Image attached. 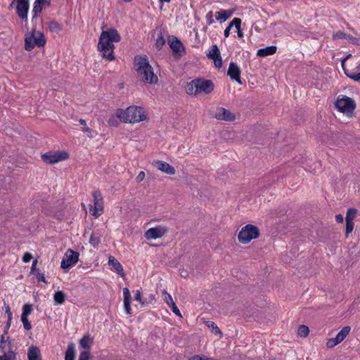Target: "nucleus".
I'll return each instance as SVG.
<instances>
[{"label":"nucleus","instance_id":"obj_1","mask_svg":"<svg viewBox=\"0 0 360 360\" xmlns=\"http://www.w3.org/2000/svg\"><path fill=\"white\" fill-rule=\"evenodd\" d=\"M120 40L121 36L116 29L110 28L102 31L97 45L98 50L100 51L102 58L109 61L114 60L115 57L113 42H119Z\"/></svg>","mask_w":360,"mask_h":360},{"label":"nucleus","instance_id":"obj_2","mask_svg":"<svg viewBox=\"0 0 360 360\" xmlns=\"http://www.w3.org/2000/svg\"><path fill=\"white\" fill-rule=\"evenodd\" d=\"M136 70L140 79L147 84H156L158 77L154 74L146 56H136L134 58Z\"/></svg>","mask_w":360,"mask_h":360},{"label":"nucleus","instance_id":"obj_3","mask_svg":"<svg viewBox=\"0 0 360 360\" xmlns=\"http://www.w3.org/2000/svg\"><path fill=\"white\" fill-rule=\"evenodd\" d=\"M117 117L125 123L139 122L147 118L143 108L139 106H129L125 110L118 109Z\"/></svg>","mask_w":360,"mask_h":360},{"label":"nucleus","instance_id":"obj_4","mask_svg":"<svg viewBox=\"0 0 360 360\" xmlns=\"http://www.w3.org/2000/svg\"><path fill=\"white\" fill-rule=\"evenodd\" d=\"M46 38L43 32L34 28L25 38V49L31 51L35 46L43 47L46 44Z\"/></svg>","mask_w":360,"mask_h":360},{"label":"nucleus","instance_id":"obj_5","mask_svg":"<svg viewBox=\"0 0 360 360\" xmlns=\"http://www.w3.org/2000/svg\"><path fill=\"white\" fill-rule=\"evenodd\" d=\"M259 236V229L258 227L252 224H247L240 231L238 239L241 243L246 244Z\"/></svg>","mask_w":360,"mask_h":360},{"label":"nucleus","instance_id":"obj_6","mask_svg":"<svg viewBox=\"0 0 360 360\" xmlns=\"http://www.w3.org/2000/svg\"><path fill=\"white\" fill-rule=\"evenodd\" d=\"M335 105L340 112L346 115L352 114L356 108L354 100L347 96H342V98L338 97Z\"/></svg>","mask_w":360,"mask_h":360},{"label":"nucleus","instance_id":"obj_7","mask_svg":"<svg viewBox=\"0 0 360 360\" xmlns=\"http://www.w3.org/2000/svg\"><path fill=\"white\" fill-rule=\"evenodd\" d=\"M69 158L66 151H49L41 155V160L44 162L49 165L65 160Z\"/></svg>","mask_w":360,"mask_h":360},{"label":"nucleus","instance_id":"obj_8","mask_svg":"<svg viewBox=\"0 0 360 360\" xmlns=\"http://www.w3.org/2000/svg\"><path fill=\"white\" fill-rule=\"evenodd\" d=\"M168 44L175 58H181L186 53V49L179 39L174 35L169 36Z\"/></svg>","mask_w":360,"mask_h":360},{"label":"nucleus","instance_id":"obj_9","mask_svg":"<svg viewBox=\"0 0 360 360\" xmlns=\"http://www.w3.org/2000/svg\"><path fill=\"white\" fill-rule=\"evenodd\" d=\"M194 87H196V91L198 93H205L209 94L213 91L214 88V82L210 79L205 78H196L193 79Z\"/></svg>","mask_w":360,"mask_h":360},{"label":"nucleus","instance_id":"obj_10","mask_svg":"<svg viewBox=\"0 0 360 360\" xmlns=\"http://www.w3.org/2000/svg\"><path fill=\"white\" fill-rule=\"evenodd\" d=\"M79 253L72 249H68L64 255L60 263L63 269H68L74 266L79 260Z\"/></svg>","mask_w":360,"mask_h":360},{"label":"nucleus","instance_id":"obj_11","mask_svg":"<svg viewBox=\"0 0 360 360\" xmlns=\"http://www.w3.org/2000/svg\"><path fill=\"white\" fill-rule=\"evenodd\" d=\"M15 2H17L15 6L17 15L22 21H27L30 8V0H15Z\"/></svg>","mask_w":360,"mask_h":360},{"label":"nucleus","instance_id":"obj_12","mask_svg":"<svg viewBox=\"0 0 360 360\" xmlns=\"http://www.w3.org/2000/svg\"><path fill=\"white\" fill-rule=\"evenodd\" d=\"M351 328L349 326L343 327L341 330L337 334L335 338H330L326 342V346L328 348H333L338 344L340 343L347 336Z\"/></svg>","mask_w":360,"mask_h":360},{"label":"nucleus","instance_id":"obj_13","mask_svg":"<svg viewBox=\"0 0 360 360\" xmlns=\"http://www.w3.org/2000/svg\"><path fill=\"white\" fill-rule=\"evenodd\" d=\"M168 231L165 226H158L150 228L145 233V237L148 239H157L163 236Z\"/></svg>","mask_w":360,"mask_h":360},{"label":"nucleus","instance_id":"obj_14","mask_svg":"<svg viewBox=\"0 0 360 360\" xmlns=\"http://www.w3.org/2000/svg\"><path fill=\"white\" fill-rule=\"evenodd\" d=\"M51 0H35L32 8V21L37 19L41 13L42 10L45 7H49L51 5Z\"/></svg>","mask_w":360,"mask_h":360},{"label":"nucleus","instance_id":"obj_15","mask_svg":"<svg viewBox=\"0 0 360 360\" xmlns=\"http://www.w3.org/2000/svg\"><path fill=\"white\" fill-rule=\"evenodd\" d=\"M207 57L209 59L213 60L214 65L217 68H219L222 66L221 53L217 44L212 45L209 53L207 54Z\"/></svg>","mask_w":360,"mask_h":360},{"label":"nucleus","instance_id":"obj_16","mask_svg":"<svg viewBox=\"0 0 360 360\" xmlns=\"http://www.w3.org/2000/svg\"><path fill=\"white\" fill-rule=\"evenodd\" d=\"M240 69L235 62H231L227 70V75L232 79L242 84L240 78Z\"/></svg>","mask_w":360,"mask_h":360},{"label":"nucleus","instance_id":"obj_17","mask_svg":"<svg viewBox=\"0 0 360 360\" xmlns=\"http://www.w3.org/2000/svg\"><path fill=\"white\" fill-rule=\"evenodd\" d=\"M214 117L218 120L229 122L233 121L236 119V116L233 113L222 107H220L217 109V112H216Z\"/></svg>","mask_w":360,"mask_h":360},{"label":"nucleus","instance_id":"obj_18","mask_svg":"<svg viewBox=\"0 0 360 360\" xmlns=\"http://www.w3.org/2000/svg\"><path fill=\"white\" fill-rule=\"evenodd\" d=\"M94 202V210L92 212V215L96 217H99L101 213H98V211L103 212V198L101 193L99 191H94L93 193Z\"/></svg>","mask_w":360,"mask_h":360},{"label":"nucleus","instance_id":"obj_19","mask_svg":"<svg viewBox=\"0 0 360 360\" xmlns=\"http://www.w3.org/2000/svg\"><path fill=\"white\" fill-rule=\"evenodd\" d=\"M351 56V54H348L345 58L342 60V67L344 70L345 74L347 75V77L353 79L355 82H360V65H358L356 67L359 72H355L354 70L349 71L345 68V60L349 58Z\"/></svg>","mask_w":360,"mask_h":360},{"label":"nucleus","instance_id":"obj_20","mask_svg":"<svg viewBox=\"0 0 360 360\" xmlns=\"http://www.w3.org/2000/svg\"><path fill=\"white\" fill-rule=\"evenodd\" d=\"M154 166L156 167L159 170L167 174H174L175 169L174 167L170 165L166 162H163L161 160L155 161L153 163Z\"/></svg>","mask_w":360,"mask_h":360},{"label":"nucleus","instance_id":"obj_21","mask_svg":"<svg viewBox=\"0 0 360 360\" xmlns=\"http://www.w3.org/2000/svg\"><path fill=\"white\" fill-rule=\"evenodd\" d=\"M108 264L111 266L112 269H114L120 276L122 278L124 276L125 274L123 267L116 258L113 256H110L108 259Z\"/></svg>","mask_w":360,"mask_h":360},{"label":"nucleus","instance_id":"obj_22","mask_svg":"<svg viewBox=\"0 0 360 360\" xmlns=\"http://www.w3.org/2000/svg\"><path fill=\"white\" fill-rule=\"evenodd\" d=\"M28 360H41V354L39 348L37 346L32 345L27 351Z\"/></svg>","mask_w":360,"mask_h":360},{"label":"nucleus","instance_id":"obj_23","mask_svg":"<svg viewBox=\"0 0 360 360\" xmlns=\"http://www.w3.org/2000/svg\"><path fill=\"white\" fill-rule=\"evenodd\" d=\"M124 294V307L126 314H131V294L130 291L127 288H124L123 289Z\"/></svg>","mask_w":360,"mask_h":360},{"label":"nucleus","instance_id":"obj_24","mask_svg":"<svg viewBox=\"0 0 360 360\" xmlns=\"http://www.w3.org/2000/svg\"><path fill=\"white\" fill-rule=\"evenodd\" d=\"M277 47L276 46H269L265 48L259 49L257 51V56L259 57H266L276 53Z\"/></svg>","mask_w":360,"mask_h":360},{"label":"nucleus","instance_id":"obj_25","mask_svg":"<svg viewBox=\"0 0 360 360\" xmlns=\"http://www.w3.org/2000/svg\"><path fill=\"white\" fill-rule=\"evenodd\" d=\"M75 345L71 342L68 344V349L65 352V360H75Z\"/></svg>","mask_w":360,"mask_h":360},{"label":"nucleus","instance_id":"obj_26","mask_svg":"<svg viewBox=\"0 0 360 360\" xmlns=\"http://www.w3.org/2000/svg\"><path fill=\"white\" fill-rule=\"evenodd\" d=\"M48 28L50 32L58 34L63 29V25L56 20H51L49 22Z\"/></svg>","mask_w":360,"mask_h":360},{"label":"nucleus","instance_id":"obj_27","mask_svg":"<svg viewBox=\"0 0 360 360\" xmlns=\"http://www.w3.org/2000/svg\"><path fill=\"white\" fill-rule=\"evenodd\" d=\"M66 295L62 290L56 291L53 295V300L56 304H62L65 302Z\"/></svg>","mask_w":360,"mask_h":360},{"label":"nucleus","instance_id":"obj_28","mask_svg":"<svg viewBox=\"0 0 360 360\" xmlns=\"http://www.w3.org/2000/svg\"><path fill=\"white\" fill-rule=\"evenodd\" d=\"M165 42H166V40L164 38L162 31H160V33L158 34V36L155 41V49L158 51L161 50L162 49L163 46L165 44Z\"/></svg>","mask_w":360,"mask_h":360},{"label":"nucleus","instance_id":"obj_29","mask_svg":"<svg viewBox=\"0 0 360 360\" xmlns=\"http://www.w3.org/2000/svg\"><path fill=\"white\" fill-rule=\"evenodd\" d=\"M232 25H234V27L237 30L238 37L239 38L243 37V32L241 30V19L238 18H234L232 20Z\"/></svg>","mask_w":360,"mask_h":360},{"label":"nucleus","instance_id":"obj_30","mask_svg":"<svg viewBox=\"0 0 360 360\" xmlns=\"http://www.w3.org/2000/svg\"><path fill=\"white\" fill-rule=\"evenodd\" d=\"M0 360H16V353L10 349L8 352L0 356Z\"/></svg>","mask_w":360,"mask_h":360},{"label":"nucleus","instance_id":"obj_31","mask_svg":"<svg viewBox=\"0 0 360 360\" xmlns=\"http://www.w3.org/2000/svg\"><path fill=\"white\" fill-rule=\"evenodd\" d=\"M358 210L354 207H350L347 210L345 221H353L356 215L357 214Z\"/></svg>","mask_w":360,"mask_h":360},{"label":"nucleus","instance_id":"obj_32","mask_svg":"<svg viewBox=\"0 0 360 360\" xmlns=\"http://www.w3.org/2000/svg\"><path fill=\"white\" fill-rule=\"evenodd\" d=\"M309 329L305 325H300L297 330V334L302 338H305L309 335Z\"/></svg>","mask_w":360,"mask_h":360},{"label":"nucleus","instance_id":"obj_33","mask_svg":"<svg viewBox=\"0 0 360 360\" xmlns=\"http://www.w3.org/2000/svg\"><path fill=\"white\" fill-rule=\"evenodd\" d=\"M186 91L190 95H196L199 94L198 91H196V87H194L193 80L187 84L186 86Z\"/></svg>","mask_w":360,"mask_h":360},{"label":"nucleus","instance_id":"obj_34","mask_svg":"<svg viewBox=\"0 0 360 360\" xmlns=\"http://www.w3.org/2000/svg\"><path fill=\"white\" fill-rule=\"evenodd\" d=\"M121 120H120V117H117V112L116 113V115H112L109 120H108V123L110 126L112 127H117L120 124V122Z\"/></svg>","mask_w":360,"mask_h":360},{"label":"nucleus","instance_id":"obj_35","mask_svg":"<svg viewBox=\"0 0 360 360\" xmlns=\"http://www.w3.org/2000/svg\"><path fill=\"white\" fill-rule=\"evenodd\" d=\"M32 309H33L32 304H24L22 307V313L21 316H28L31 314Z\"/></svg>","mask_w":360,"mask_h":360},{"label":"nucleus","instance_id":"obj_36","mask_svg":"<svg viewBox=\"0 0 360 360\" xmlns=\"http://www.w3.org/2000/svg\"><path fill=\"white\" fill-rule=\"evenodd\" d=\"M82 347L89 349L90 338L88 336H84L79 341Z\"/></svg>","mask_w":360,"mask_h":360},{"label":"nucleus","instance_id":"obj_37","mask_svg":"<svg viewBox=\"0 0 360 360\" xmlns=\"http://www.w3.org/2000/svg\"><path fill=\"white\" fill-rule=\"evenodd\" d=\"M226 11H224V10H221L216 13V19L217 20L221 21H226L228 18V15H226Z\"/></svg>","mask_w":360,"mask_h":360},{"label":"nucleus","instance_id":"obj_38","mask_svg":"<svg viewBox=\"0 0 360 360\" xmlns=\"http://www.w3.org/2000/svg\"><path fill=\"white\" fill-rule=\"evenodd\" d=\"M155 295L153 294H150L148 297H145L144 300L143 302V306L152 304L155 303Z\"/></svg>","mask_w":360,"mask_h":360},{"label":"nucleus","instance_id":"obj_39","mask_svg":"<svg viewBox=\"0 0 360 360\" xmlns=\"http://www.w3.org/2000/svg\"><path fill=\"white\" fill-rule=\"evenodd\" d=\"M354 221H346V230H345V236L348 237L349 234L351 233L354 229Z\"/></svg>","mask_w":360,"mask_h":360},{"label":"nucleus","instance_id":"obj_40","mask_svg":"<svg viewBox=\"0 0 360 360\" xmlns=\"http://www.w3.org/2000/svg\"><path fill=\"white\" fill-rule=\"evenodd\" d=\"M89 243L91 245L96 248L101 243V239L98 236H95L94 234H91L89 238Z\"/></svg>","mask_w":360,"mask_h":360},{"label":"nucleus","instance_id":"obj_41","mask_svg":"<svg viewBox=\"0 0 360 360\" xmlns=\"http://www.w3.org/2000/svg\"><path fill=\"white\" fill-rule=\"evenodd\" d=\"M21 321L22 322L24 328L26 330H30L32 328V325L28 320V316H21Z\"/></svg>","mask_w":360,"mask_h":360},{"label":"nucleus","instance_id":"obj_42","mask_svg":"<svg viewBox=\"0 0 360 360\" xmlns=\"http://www.w3.org/2000/svg\"><path fill=\"white\" fill-rule=\"evenodd\" d=\"M207 326H208L209 328H212V332L214 334H215V335H217V334L221 335V330H219L218 326L214 322H208Z\"/></svg>","mask_w":360,"mask_h":360},{"label":"nucleus","instance_id":"obj_43","mask_svg":"<svg viewBox=\"0 0 360 360\" xmlns=\"http://www.w3.org/2000/svg\"><path fill=\"white\" fill-rule=\"evenodd\" d=\"M169 306L170 307L171 310L173 311L174 314H175L176 315H177L179 316H181L180 310L178 309V307H176V305L174 301H172L170 305H169Z\"/></svg>","mask_w":360,"mask_h":360},{"label":"nucleus","instance_id":"obj_44","mask_svg":"<svg viewBox=\"0 0 360 360\" xmlns=\"http://www.w3.org/2000/svg\"><path fill=\"white\" fill-rule=\"evenodd\" d=\"M347 37V34L342 31H338L333 34V39H342Z\"/></svg>","mask_w":360,"mask_h":360},{"label":"nucleus","instance_id":"obj_45","mask_svg":"<svg viewBox=\"0 0 360 360\" xmlns=\"http://www.w3.org/2000/svg\"><path fill=\"white\" fill-rule=\"evenodd\" d=\"M134 299H135V300L139 302L140 304L143 306V302L144 300V297H143L141 290H137L136 291Z\"/></svg>","mask_w":360,"mask_h":360},{"label":"nucleus","instance_id":"obj_46","mask_svg":"<svg viewBox=\"0 0 360 360\" xmlns=\"http://www.w3.org/2000/svg\"><path fill=\"white\" fill-rule=\"evenodd\" d=\"M90 356L89 351H82L80 352L79 360H89Z\"/></svg>","mask_w":360,"mask_h":360},{"label":"nucleus","instance_id":"obj_47","mask_svg":"<svg viewBox=\"0 0 360 360\" xmlns=\"http://www.w3.org/2000/svg\"><path fill=\"white\" fill-rule=\"evenodd\" d=\"M34 275L36 276L38 281H42L45 283H47V281H46L44 274L43 273H41L40 270L39 271H37V273H35Z\"/></svg>","mask_w":360,"mask_h":360},{"label":"nucleus","instance_id":"obj_48","mask_svg":"<svg viewBox=\"0 0 360 360\" xmlns=\"http://www.w3.org/2000/svg\"><path fill=\"white\" fill-rule=\"evenodd\" d=\"M37 259H35L33 261L32 266H31V270H30V274H34L35 273H37V271H39V269H37Z\"/></svg>","mask_w":360,"mask_h":360},{"label":"nucleus","instance_id":"obj_49","mask_svg":"<svg viewBox=\"0 0 360 360\" xmlns=\"http://www.w3.org/2000/svg\"><path fill=\"white\" fill-rule=\"evenodd\" d=\"M6 342V335H2L1 336V340H0V348L3 351H4V349H5Z\"/></svg>","mask_w":360,"mask_h":360},{"label":"nucleus","instance_id":"obj_50","mask_svg":"<svg viewBox=\"0 0 360 360\" xmlns=\"http://www.w3.org/2000/svg\"><path fill=\"white\" fill-rule=\"evenodd\" d=\"M32 259V255L30 252H25L22 257V261L25 263L29 262Z\"/></svg>","mask_w":360,"mask_h":360},{"label":"nucleus","instance_id":"obj_51","mask_svg":"<svg viewBox=\"0 0 360 360\" xmlns=\"http://www.w3.org/2000/svg\"><path fill=\"white\" fill-rule=\"evenodd\" d=\"M189 360H210L208 357L205 356L194 355L191 356Z\"/></svg>","mask_w":360,"mask_h":360},{"label":"nucleus","instance_id":"obj_52","mask_svg":"<svg viewBox=\"0 0 360 360\" xmlns=\"http://www.w3.org/2000/svg\"><path fill=\"white\" fill-rule=\"evenodd\" d=\"M234 26V25H232V21L229 23V25L226 27V28L224 30V37L226 38L230 34V30L231 27Z\"/></svg>","mask_w":360,"mask_h":360},{"label":"nucleus","instance_id":"obj_53","mask_svg":"<svg viewBox=\"0 0 360 360\" xmlns=\"http://www.w3.org/2000/svg\"><path fill=\"white\" fill-rule=\"evenodd\" d=\"M145 178V172L141 171L139 172V174H138V176H136V180L137 182H141Z\"/></svg>","mask_w":360,"mask_h":360},{"label":"nucleus","instance_id":"obj_54","mask_svg":"<svg viewBox=\"0 0 360 360\" xmlns=\"http://www.w3.org/2000/svg\"><path fill=\"white\" fill-rule=\"evenodd\" d=\"M166 296L164 298V300L167 303L168 305H170L172 301H173L172 296L169 294H167L166 291H165Z\"/></svg>","mask_w":360,"mask_h":360},{"label":"nucleus","instance_id":"obj_55","mask_svg":"<svg viewBox=\"0 0 360 360\" xmlns=\"http://www.w3.org/2000/svg\"><path fill=\"white\" fill-rule=\"evenodd\" d=\"M83 131L86 134V135L91 138L92 137V134H91V129L89 128V127H84V129H83Z\"/></svg>","mask_w":360,"mask_h":360},{"label":"nucleus","instance_id":"obj_56","mask_svg":"<svg viewBox=\"0 0 360 360\" xmlns=\"http://www.w3.org/2000/svg\"><path fill=\"white\" fill-rule=\"evenodd\" d=\"M11 320H8L7 322H6V326H5L3 335H7L8 329H9V328L11 326Z\"/></svg>","mask_w":360,"mask_h":360},{"label":"nucleus","instance_id":"obj_57","mask_svg":"<svg viewBox=\"0 0 360 360\" xmlns=\"http://www.w3.org/2000/svg\"><path fill=\"white\" fill-rule=\"evenodd\" d=\"M6 313L8 315V320H12V312L11 311L10 307L8 305L6 307Z\"/></svg>","mask_w":360,"mask_h":360},{"label":"nucleus","instance_id":"obj_58","mask_svg":"<svg viewBox=\"0 0 360 360\" xmlns=\"http://www.w3.org/2000/svg\"><path fill=\"white\" fill-rule=\"evenodd\" d=\"M207 19L209 22V24H212L214 22V20L212 18V12L210 11L207 14Z\"/></svg>","mask_w":360,"mask_h":360},{"label":"nucleus","instance_id":"obj_59","mask_svg":"<svg viewBox=\"0 0 360 360\" xmlns=\"http://www.w3.org/2000/svg\"><path fill=\"white\" fill-rule=\"evenodd\" d=\"M335 220L338 223H342L343 222L342 215L340 214L335 215Z\"/></svg>","mask_w":360,"mask_h":360},{"label":"nucleus","instance_id":"obj_60","mask_svg":"<svg viewBox=\"0 0 360 360\" xmlns=\"http://www.w3.org/2000/svg\"><path fill=\"white\" fill-rule=\"evenodd\" d=\"M352 44L355 45H360V37H354L352 39Z\"/></svg>","mask_w":360,"mask_h":360},{"label":"nucleus","instance_id":"obj_61","mask_svg":"<svg viewBox=\"0 0 360 360\" xmlns=\"http://www.w3.org/2000/svg\"><path fill=\"white\" fill-rule=\"evenodd\" d=\"M16 5H17V2H15V0H13L8 6V9L11 10L14 8H15Z\"/></svg>","mask_w":360,"mask_h":360},{"label":"nucleus","instance_id":"obj_62","mask_svg":"<svg viewBox=\"0 0 360 360\" xmlns=\"http://www.w3.org/2000/svg\"><path fill=\"white\" fill-rule=\"evenodd\" d=\"M224 11H226V15H228V18H229L233 13L234 12V10L233 9H231V10H224Z\"/></svg>","mask_w":360,"mask_h":360},{"label":"nucleus","instance_id":"obj_63","mask_svg":"<svg viewBox=\"0 0 360 360\" xmlns=\"http://www.w3.org/2000/svg\"><path fill=\"white\" fill-rule=\"evenodd\" d=\"M354 37H352V35H349V34H347V37L345 38V39H347L350 43L352 44V39H354Z\"/></svg>","mask_w":360,"mask_h":360},{"label":"nucleus","instance_id":"obj_64","mask_svg":"<svg viewBox=\"0 0 360 360\" xmlns=\"http://www.w3.org/2000/svg\"><path fill=\"white\" fill-rule=\"evenodd\" d=\"M79 122L82 125H84V126H85V127H86V120H84V119H80V120H79Z\"/></svg>","mask_w":360,"mask_h":360}]
</instances>
